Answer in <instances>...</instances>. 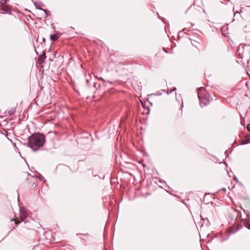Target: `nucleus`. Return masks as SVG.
I'll return each instance as SVG.
<instances>
[{
    "label": "nucleus",
    "mask_w": 250,
    "mask_h": 250,
    "mask_svg": "<svg viewBox=\"0 0 250 250\" xmlns=\"http://www.w3.org/2000/svg\"><path fill=\"white\" fill-rule=\"evenodd\" d=\"M9 0H0V10L4 12L5 13L10 14L11 10L9 6L6 4Z\"/></svg>",
    "instance_id": "7ed1b4c3"
},
{
    "label": "nucleus",
    "mask_w": 250,
    "mask_h": 250,
    "mask_svg": "<svg viewBox=\"0 0 250 250\" xmlns=\"http://www.w3.org/2000/svg\"><path fill=\"white\" fill-rule=\"evenodd\" d=\"M16 111V107H12L10 109H9L8 111V114L10 115H13Z\"/></svg>",
    "instance_id": "9d476101"
},
{
    "label": "nucleus",
    "mask_w": 250,
    "mask_h": 250,
    "mask_svg": "<svg viewBox=\"0 0 250 250\" xmlns=\"http://www.w3.org/2000/svg\"><path fill=\"white\" fill-rule=\"evenodd\" d=\"M1 134H4V135H5V133H2V132H1Z\"/></svg>",
    "instance_id": "b1692460"
},
{
    "label": "nucleus",
    "mask_w": 250,
    "mask_h": 250,
    "mask_svg": "<svg viewBox=\"0 0 250 250\" xmlns=\"http://www.w3.org/2000/svg\"><path fill=\"white\" fill-rule=\"evenodd\" d=\"M45 41V39L44 38H43L42 39V41L44 42Z\"/></svg>",
    "instance_id": "6ab92c4d"
},
{
    "label": "nucleus",
    "mask_w": 250,
    "mask_h": 250,
    "mask_svg": "<svg viewBox=\"0 0 250 250\" xmlns=\"http://www.w3.org/2000/svg\"><path fill=\"white\" fill-rule=\"evenodd\" d=\"M225 153L226 154L227 153V150L225 151Z\"/></svg>",
    "instance_id": "393cba45"
},
{
    "label": "nucleus",
    "mask_w": 250,
    "mask_h": 250,
    "mask_svg": "<svg viewBox=\"0 0 250 250\" xmlns=\"http://www.w3.org/2000/svg\"><path fill=\"white\" fill-rule=\"evenodd\" d=\"M45 51H43L42 54L39 56V61L41 62H44V60L46 59Z\"/></svg>",
    "instance_id": "423d86ee"
},
{
    "label": "nucleus",
    "mask_w": 250,
    "mask_h": 250,
    "mask_svg": "<svg viewBox=\"0 0 250 250\" xmlns=\"http://www.w3.org/2000/svg\"><path fill=\"white\" fill-rule=\"evenodd\" d=\"M38 178L41 181H43L44 182H46V180L45 179L44 177L42 175H41V174H39V175L38 176Z\"/></svg>",
    "instance_id": "f8f14e48"
},
{
    "label": "nucleus",
    "mask_w": 250,
    "mask_h": 250,
    "mask_svg": "<svg viewBox=\"0 0 250 250\" xmlns=\"http://www.w3.org/2000/svg\"><path fill=\"white\" fill-rule=\"evenodd\" d=\"M86 83H89V80H86Z\"/></svg>",
    "instance_id": "a211bd4d"
},
{
    "label": "nucleus",
    "mask_w": 250,
    "mask_h": 250,
    "mask_svg": "<svg viewBox=\"0 0 250 250\" xmlns=\"http://www.w3.org/2000/svg\"><path fill=\"white\" fill-rule=\"evenodd\" d=\"M245 226L247 229H250V221L249 220V222H247Z\"/></svg>",
    "instance_id": "ddd939ff"
},
{
    "label": "nucleus",
    "mask_w": 250,
    "mask_h": 250,
    "mask_svg": "<svg viewBox=\"0 0 250 250\" xmlns=\"http://www.w3.org/2000/svg\"><path fill=\"white\" fill-rule=\"evenodd\" d=\"M201 220L203 221V226L204 225L206 227H208L210 226V223L209 222L208 218L207 217H203L202 215H200Z\"/></svg>",
    "instance_id": "39448f33"
},
{
    "label": "nucleus",
    "mask_w": 250,
    "mask_h": 250,
    "mask_svg": "<svg viewBox=\"0 0 250 250\" xmlns=\"http://www.w3.org/2000/svg\"><path fill=\"white\" fill-rule=\"evenodd\" d=\"M20 217H21V220L22 221H24L25 218L27 217L26 213H21V212Z\"/></svg>",
    "instance_id": "9b49d317"
},
{
    "label": "nucleus",
    "mask_w": 250,
    "mask_h": 250,
    "mask_svg": "<svg viewBox=\"0 0 250 250\" xmlns=\"http://www.w3.org/2000/svg\"><path fill=\"white\" fill-rule=\"evenodd\" d=\"M34 4L35 5V6L36 7V8L38 9H39V10H42L43 11L45 14V17H47V16H48V14L47 13V11L46 10L44 9H43L41 7H39L38 6H37V2H34Z\"/></svg>",
    "instance_id": "6e6552de"
},
{
    "label": "nucleus",
    "mask_w": 250,
    "mask_h": 250,
    "mask_svg": "<svg viewBox=\"0 0 250 250\" xmlns=\"http://www.w3.org/2000/svg\"><path fill=\"white\" fill-rule=\"evenodd\" d=\"M237 13H239V12H236V13H235V15H236V14H237Z\"/></svg>",
    "instance_id": "4be33fe9"
},
{
    "label": "nucleus",
    "mask_w": 250,
    "mask_h": 250,
    "mask_svg": "<svg viewBox=\"0 0 250 250\" xmlns=\"http://www.w3.org/2000/svg\"><path fill=\"white\" fill-rule=\"evenodd\" d=\"M243 228V225L242 224H234L232 227H230L229 229V232L231 234H234L236 233L237 231Z\"/></svg>",
    "instance_id": "20e7f679"
},
{
    "label": "nucleus",
    "mask_w": 250,
    "mask_h": 250,
    "mask_svg": "<svg viewBox=\"0 0 250 250\" xmlns=\"http://www.w3.org/2000/svg\"><path fill=\"white\" fill-rule=\"evenodd\" d=\"M6 136H8L7 133H6Z\"/></svg>",
    "instance_id": "a878e982"
},
{
    "label": "nucleus",
    "mask_w": 250,
    "mask_h": 250,
    "mask_svg": "<svg viewBox=\"0 0 250 250\" xmlns=\"http://www.w3.org/2000/svg\"><path fill=\"white\" fill-rule=\"evenodd\" d=\"M181 33H182V31H179L178 34H180Z\"/></svg>",
    "instance_id": "412c9836"
},
{
    "label": "nucleus",
    "mask_w": 250,
    "mask_h": 250,
    "mask_svg": "<svg viewBox=\"0 0 250 250\" xmlns=\"http://www.w3.org/2000/svg\"><path fill=\"white\" fill-rule=\"evenodd\" d=\"M35 182L33 183L32 187H34Z\"/></svg>",
    "instance_id": "aec40b11"
},
{
    "label": "nucleus",
    "mask_w": 250,
    "mask_h": 250,
    "mask_svg": "<svg viewBox=\"0 0 250 250\" xmlns=\"http://www.w3.org/2000/svg\"><path fill=\"white\" fill-rule=\"evenodd\" d=\"M58 38V36L56 34H52L50 36V40L53 41H56Z\"/></svg>",
    "instance_id": "1a4fd4ad"
},
{
    "label": "nucleus",
    "mask_w": 250,
    "mask_h": 250,
    "mask_svg": "<svg viewBox=\"0 0 250 250\" xmlns=\"http://www.w3.org/2000/svg\"><path fill=\"white\" fill-rule=\"evenodd\" d=\"M176 90V88L174 87L172 89L170 90L169 91H167V94H169L170 93H171L172 92Z\"/></svg>",
    "instance_id": "2eb2a0df"
},
{
    "label": "nucleus",
    "mask_w": 250,
    "mask_h": 250,
    "mask_svg": "<svg viewBox=\"0 0 250 250\" xmlns=\"http://www.w3.org/2000/svg\"><path fill=\"white\" fill-rule=\"evenodd\" d=\"M233 180L236 181V182L238 183V184L242 185V184L239 181L237 178L235 176H233Z\"/></svg>",
    "instance_id": "4468645a"
},
{
    "label": "nucleus",
    "mask_w": 250,
    "mask_h": 250,
    "mask_svg": "<svg viewBox=\"0 0 250 250\" xmlns=\"http://www.w3.org/2000/svg\"><path fill=\"white\" fill-rule=\"evenodd\" d=\"M240 50V46L237 49V52H238L239 54V55H241V53L240 52H239V50Z\"/></svg>",
    "instance_id": "dca6fc26"
},
{
    "label": "nucleus",
    "mask_w": 250,
    "mask_h": 250,
    "mask_svg": "<svg viewBox=\"0 0 250 250\" xmlns=\"http://www.w3.org/2000/svg\"><path fill=\"white\" fill-rule=\"evenodd\" d=\"M247 129L250 131V124H248L247 125Z\"/></svg>",
    "instance_id": "f3484780"
},
{
    "label": "nucleus",
    "mask_w": 250,
    "mask_h": 250,
    "mask_svg": "<svg viewBox=\"0 0 250 250\" xmlns=\"http://www.w3.org/2000/svg\"><path fill=\"white\" fill-rule=\"evenodd\" d=\"M198 97L201 107L207 105L209 104L211 100L209 94L204 87H200L198 89Z\"/></svg>",
    "instance_id": "f03ea898"
},
{
    "label": "nucleus",
    "mask_w": 250,
    "mask_h": 250,
    "mask_svg": "<svg viewBox=\"0 0 250 250\" xmlns=\"http://www.w3.org/2000/svg\"><path fill=\"white\" fill-rule=\"evenodd\" d=\"M241 144L242 145H246L250 143V139L248 138H245L244 139L241 140Z\"/></svg>",
    "instance_id": "0eeeda50"
},
{
    "label": "nucleus",
    "mask_w": 250,
    "mask_h": 250,
    "mask_svg": "<svg viewBox=\"0 0 250 250\" xmlns=\"http://www.w3.org/2000/svg\"><path fill=\"white\" fill-rule=\"evenodd\" d=\"M45 142V137L42 133H34L28 136L27 142L24 143V146H27L32 149L33 151H37L42 147Z\"/></svg>",
    "instance_id": "f257e3e1"
},
{
    "label": "nucleus",
    "mask_w": 250,
    "mask_h": 250,
    "mask_svg": "<svg viewBox=\"0 0 250 250\" xmlns=\"http://www.w3.org/2000/svg\"><path fill=\"white\" fill-rule=\"evenodd\" d=\"M100 79L102 80L103 81H104V80L102 78H101Z\"/></svg>",
    "instance_id": "5701e85b"
}]
</instances>
